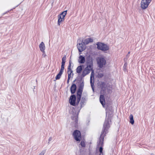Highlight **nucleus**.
<instances>
[{
	"label": "nucleus",
	"mask_w": 155,
	"mask_h": 155,
	"mask_svg": "<svg viewBox=\"0 0 155 155\" xmlns=\"http://www.w3.org/2000/svg\"><path fill=\"white\" fill-rule=\"evenodd\" d=\"M110 119L109 117L106 119L104 124L103 130L101 132L100 137L99 139L98 143L99 146H102L103 143L104 136L107 133L108 129L110 127Z\"/></svg>",
	"instance_id": "f257e3e1"
},
{
	"label": "nucleus",
	"mask_w": 155,
	"mask_h": 155,
	"mask_svg": "<svg viewBox=\"0 0 155 155\" xmlns=\"http://www.w3.org/2000/svg\"><path fill=\"white\" fill-rule=\"evenodd\" d=\"M97 45V49L102 51H107L109 48L108 45L102 43L98 42Z\"/></svg>",
	"instance_id": "f03ea898"
},
{
	"label": "nucleus",
	"mask_w": 155,
	"mask_h": 155,
	"mask_svg": "<svg viewBox=\"0 0 155 155\" xmlns=\"http://www.w3.org/2000/svg\"><path fill=\"white\" fill-rule=\"evenodd\" d=\"M97 61L98 66L100 68H102L106 64V60L104 58L99 57Z\"/></svg>",
	"instance_id": "7ed1b4c3"
},
{
	"label": "nucleus",
	"mask_w": 155,
	"mask_h": 155,
	"mask_svg": "<svg viewBox=\"0 0 155 155\" xmlns=\"http://www.w3.org/2000/svg\"><path fill=\"white\" fill-rule=\"evenodd\" d=\"M74 138L77 141H80L81 139V134L80 132L78 130H74L73 133Z\"/></svg>",
	"instance_id": "20e7f679"
},
{
	"label": "nucleus",
	"mask_w": 155,
	"mask_h": 155,
	"mask_svg": "<svg viewBox=\"0 0 155 155\" xmlns=\"http://www.w3.org/2000/svg\"><path fill=\"white\" fill-rule=\"evenodd\" d=\"M151 2L147 0H142L141 3V7L142 9H146Z\"/></svg>",
	"instance_id": "39448f33"
},
{
	"label": "nucleus",
	"mask_w": 155,
	"mask_h": 155,
	"mask_svg": "<svg viewBox=\"0 0 155 155\" xmlns=\"http://www.w3.org/2000/svg\"><path fill=\"white\" fill-rule=\"evenodd\" d=\"M76 100V97L75 95H71L70 98L69 103L71 105L75 106V101Z\"/></svg>",
	"instance_id": "423d86ee"
},
{
	"label": "nucleus",
	"mask_w": 155,
	"mask_h": 155,
	"mask_svg": "<svg viewBox=\"0 0 155 155\" xmlns=\"http://www.w3.org/2000/svg\"><path fill=\"white\" fill-rule=\"evenodd\" d=\"M77 48L79 51L80 52L79 53L80 54H81V52L83 51L85 49V48H84L83 45L82 43L78 44Z\"/></svg>",
	"instance_id": "0eeeda50"
},
{
	"label": "nucleus",
	"mask_w": 155,
	"mask_h": 155,
	"mask_svg": "<svg viewBox=\"0 0 155 155\" xmlns=\"http://www.w3.org/2000/svg\"><path fill=\"white\" fill-rule=\"evenodd\" d=\"M84 87V82H81L79 88L77 92V94H82Z\"/></svg>",
	"instance_id": "6e6552de"
},
{
	"label": "nucleus",
	"mask_w": 155,
	"mask_h": 155,
	"mask_svg": "<svg viewBox=\"0 0 155 155\" xmlns=\"http://www.w3.org/2000/svg\"><path fill=\"white\" fill-rule=\"evenodd\" d=\"M99 84L100 87L101 88V92L102 91H105L106 90V85L105 82H100V83H99Z\"/></svg>",
	"instance_id": "1a4fd4ad"
},
{
	"label": "nucleus",
	"mask_w": 155,
	"mask_h": 155,
	"mask_svg": "<svg viewBox=\"0 0 155 155\" xmlns=\"http://www.w3.org/2000/svg\"><path fill=\"white\" fill-rule=\"evenodd\" d=\"M93 39L90 38H87L86 39L84 40L83 41L82 40V42H83L84 44V45H87L90 42H93Z\"/></svg>",
	"instance_id": "9d476101"
},
{
	"label": "nucleus",
	"mask_w": 155,
	"mask_h": 155,
	"mask_svg": "<svg viewBox=\"0 0 155 155\" xmlns=\"http://www.w3.org/2000/svg\"><path fill=\"white\" fill-rule=\"evenodd\" d=\"M76 88L77 86L75 84H73L72 85L70 88L71 92L72 94H74L75 93Z\"/></svg>",
	"instance_id": "9b49d317"
},
{
	"label": "nucleus",
	"mask_w": 155,
	"mask_h": 155,
	"mask_svg": "<svg viewBox=\"0 0 155 155\" xmlns=\"http://www.w3.org/2000/svg\"><path fill=\"white\" fill-rule=\"evenodd\" d=\"M78 116L76 115H74L73 117H72V119L74 121V126L75 127H76L78 126Z\"/></svg>",
	"instance_id": "f8f14e48"
},
{
	"label": "nucleus",
	"mask_w": 155,
	"mask_h": 155,
	"mask_svg": "<svg viewBox=\"0 0 155 155\" xmlns=\"http://www.w3.org/2000/svg\"><path fill=\"white\" fill-rule=\"evenodd\" d=\"M90 72V71L85 68L82 73L81 76L82 77H84L86 75L89 74Z\"/></svg>",
	"instance_id": "ddd939ff"
},
{
	"label": "nucleus",
	"mask_w": 155,
	"mask_h": 155,
	"mask_svg": "<svg viewBox=\"0 0 155 155\" xmlns=\"http://www.w3.org/2000/svg\"><path fill=\"white\" fill-rule=\"evenodd\" d=\"M39 46L40 51L41 52H44L45 48V47L44 42H42L39 45Z\"/></svg>",
	"instance_id": "4468645a"
},
{
	"label": "nucleus",
	"mask_w": 155,
	"mask_h": 155,
	"mask_svg": "<svg viewBox=\"0 0 155 155\" xmlns=\"http://www.w3.org/2000/svg\"><path fill=\"white\" fill-rule=\"evenodd\" d=\"M100 102L103 105V107H104V105L105 104V101L104 97L103 95H101L100 97Z\"/></svg>",
	"instance_id": "2eb2a0df"
},
{
	"label": "nucleus",
	"mask_w": 155,
	"mask_h": 155,
	"mask_svg": "<svg viewBox=\"0 0 155 155\" xmlns=\"http://www.w3.org/2000/svg\"><path fill=\"white\" fill-rule=\"evenodd\" d=\"M78 62L80 63L83 64L85 62V58L82 55H80L79 58Z\"/></svg>",
	"instance_id": "dca6fc26"
},
{
	"label": "nucleus",
	"mask_w": 155,
	"mask_h": 155,
	"mask_svg": "<svg viewBox=\"0 0 155 155\" xmlns=\"http://www.w3.org/2000/svg\"><path fill=\"white\" fill-rule=\"evenodd\" d=\"M67 11H65L61 13L60 15H59L58 16V17H59L61 18L64 19V18L66 15Z\"/></svg>",
	"instance_id": "f3484780"
},
{
	"label": "nucleus",
	"mask_w": 155,
	"mask_h": 155,
	"mask_svg": "<svg viewBox=\"0 0 155 155\" xmlns=\"http://www.w3.org/2000/svg\"><path fill=\"white\" fill-rule=\"evenodd\" d=\"M86 64L88 65H93L92 59L90 58L87 59L86 61Z\"/></svg>",
	"instance_id": "a211bd4d"
},
{
	"label": "nucleus",
	"mask_w": 155,
	"mask_h": 155,
	"mask_svg": "<svg viewBox=\"0 0 155 155\" xmlns=\"http://www.w3.org/2000/svg\"><path fill=\"white\" fill-rule=\"evenodd\" d=\"M67 73L68 74V78H72L74 75V74L73 73L72 70L68 71Z\"/></svg>",
	"instance_id": "6ab92c4d"
},
{
	"label": "nucleus",
	"mask_w": 155,
	"mask_h": 155,
	"mask_svg": "<svg viewBox=\"0 0 155 155\" xmlns=\"http://www.w3.org/2000/svg\"><path fill=\"white\" fill-rule=\"evenodd\" d=\"M83 65H80L78 66L76 69V71L77 73H80L82 70V67Z\"/></svg>",
	"instance_id": "aec40b11"
},
{
	"label": "nucleus",
	"mask_w": 155,
	"mask_h": 155,
	"mask_svg": "<svg viewBox=\"0 0 155 155\" xmlns=\"http://www.w3.org/2000/svg\"><path fill=\"white\" fill-rule=\"evenodd\" d=\"M81 94H77V104L79 103L81 98Z\"/></svg>",
	"instance_id": "412c9836"
},
{
	"label": "nucleus",
	"mask_w": 155,
	"mask_h": 155,
	"mask_svg": "<svg viewBox=\"0 0 155 155\" xmlns=\"http://www.w3.org/2000/svg\"><path fill=\"white\" fill-rule=\"evenodd\" d=\"M130 122L132 124H133L134 123V120L133 118V116L131 114L130 116Z\"/></svg>",
	"instance_id": "4be33fe9"
},
{
	"label": "nucleus",
	"mask_w": 155,
	"mask_h": 155,
	"mask_svg": "<svg viewBox=\"0 0 155 155\" xmlns=\"http://www.w3.org/2000/svg\"><path fill=\"white\" fill-rule=\"evenodd\" d=\"M93 65H87V66L85 68L87 69L88 70H89L90 71H91L93 69Z\"/></svg>",
	"instance_id": "5701e85b"
},
{
	"label": "nucleus",
	"mask_w": 155,
	"mask_h": 155,
	"mask_svg": "<svg viewBox=\"0 0 155 155\" xmlns=\"http://www.w3.org/2000/svg\"><path fill=\"white\" fill-rule=\"evenodd\" d=\"M62 73L59 72L58 74L55 77V79L56 80H58L61 77L62 74Z\"/></svg>",
	"instance_id": "b1692460"
},
{
	"label": "nucleus",
	"mask_w": 155,
	"mask_h": 155,
	"mask_svg": "<svg viewBox=\"0 0 155 155\" xmlns=\"http://www.w3.org/2000/svg\"><path fill=\"white\" fill-rule=\"evenodd\" d=\"M58 18V24L59 26H60V23L62 21H63L64 20V19H63L59 17Z\"/></svg>",
	"instance_id": "393cba45"
},
{
	"label": "nucleus",
	"mask_w": 155,
	"mask_h": 155,
	"mask_svg": "<svg viewBox=\"0 0 155 155\" xmlns=\"http://www.w3.org/2000/svg\"><path fill=\"white\" fill-rule=\"evenodd\" d=\"M66 56L64 55L62 58V61L61 63V64H64L66 62Z\"/></svg>",
	"instance_id": "a878e982"
},
{
	"label": "nucleus",
	"mask_w": 155,
	"mask_h": 155,
	"mask_svg": "<svg viewBox=\"0 0 155 155\" xmlns=\"http://www.w3.org/2000/svg\"><path fill=\"white\" fill-rule=\"evenodd\" d=\"M90 83H91V87H92V88L93 91H94V89L93 88V86L94 85V82H92V78H90Z\"/></svg>",
	"instance_id": "bb28decb"
},
{
	"label": "nucleus",
	"mask_w": 155,
	"mask_h": 155,
	"mask_svg": "<svg viewBox=\"0 0 155 155\" xmlns=\"http://www.w3.org/2000/svg\"><path fill=\"white\" fill-rule=\"evenodd\" d=\"M64 64H61V68L60 71H59L60 72H62V73H63L64 69Z\"/></svg>",
	"instance_id": "cd10ccee"
},
{
	"label": "nucleus",
	"mask_w": 155,
	"mask_h": 155,
	"mask_svg": "<svg viewBox=\"0 0 155 155\" xmlns=\"http://www.w3.org/2000/svg\"><path fill=\"white\" fill-rule=\"evenodd\" d=\"M91 71V74L90 76V78H92V77H93V78H94V70H92Z\"/></svg>",
	"instance_id": "c85d7f7f"
},
{
	"label": "nucleus",
	"mask_w": 155,
	"mask_h": 155,
	"mask_svg": "<svg viewBox=\"0 0 155 155\" xmlns=\"http://www.w3.org/2000/svg\"><path fill=\"white\" fill-rule=\"evenodd\" d=\"M99 150L100 152V155H104L103 152V148L101 147H100Z\"/></svg>",
	"instance_id": "c756f323"
},
{
	"label": "nucleus",
	"mask_w": 155,
	"mask_h": 155,
	"mask_svg": "<svg viewBox=\"0 0 155 155\" xmlns=\"http://www.w3.org/2000/svg\"><path fill=\"white\" fill-rule=\"evenodd\" d=\"M80 144L82 147H85V142L84 141H81Z\"/></svg>",
	"instance_id": "7c9ffc66"
},
{
	"label": "nucleus",
	"mask_w": 155,
	"mask_h": 155,
	"mask_svg": "<svg viewBox=\"0 0 155 155\" xmlns=\"http://www.w3.org/2000/svg\"><path fill=\"white\" fill-rule=\"evenodd\" d=\"M45 153V151H42L41 153H40L38 155H44Z\"/></svg>",
	"instance_id": "2f4dec72"
},
{
	"label": "nucleus",
	"mask_w": 155,
	"mask_h": 155,
	"mask_svg": "<svg viewBox=\"0 0 155 155\" xmlns=\"http://www.w3.org/2000/svg\"><path fill=\"white\" fill-rule=\"evenodd\" d=\"M43 52V54H42V57H45L46 56V54H45V51H44V52Z\"/></svg>",
	"instance_id": "473e14b6"
},
{
	"label": "nucleus",
	"mask_w": 155,
	"mask_h": 155,
	"mask_svg": "<svg viewBox=\"0 0 155 155\" xmlns=\"http://www.w3.org/2000/svg\"><path fill=\"white\" fill-rule=\"evenodd\" d=\"M99 76L101 78L102 77L104 76L103 74H101V73L99 74Z\"/></svg>",
	"instance_id": "72a5a7b5"
},
{
	"label": "nucleus",
	"mask_w": 155,
	"mask_h": 155,
	"mask_svg": "<svg viewBox=\"0 0 155 155\" xmlns=\"http://www.w3.org/2000/svg\"><path fill=\"white\" fill-rule=\"evenodd\" d=\"M71 67L68 66V71H70L72 70L71 69Z\"/></svg>",
	"instance_id": "f704fd0d"
},
{
	"label": "nucleus",
	"mask_w": 155,
	"mask_h": 155,
	"mask_svg": "<svg viewBox=\"0 0 155 155\" xmlns=\"http://www.w3.org/2000/svg\"><path fill=\"white\" fill-rule=\"evenodd\" d=\"M52 138L51 137H50L49 139H48V143H49V142L50 141H51L52 140Z\"/></svg>",
	"instance_id": "c9c22d12"
},
{
	"label": "nucleus",
	"mask_w": 155,
	"mask_h": 155,
	"mask_svg": "<svg viewBox=\"0 0 155 155\" xmlns=\"http://www.w3.org/2000/svg\"><path fill=\"white\" fill-rule=\"evenodd\" d=\"M70 78H68V80H67V84H68L69 83V80H70Z\"/></svg>",
	"instance_id": "e433bc0d"
},
{
	"label": "nucleus",
	"mask_w": 155,
	"mask_h": 155,
	"mask_svg": "<svg viewBox=\"0 0 155 155\" xmlns=\"http://www.w3.org/2000/svg\"><path fill=\"white\" fill-rule=\"evenodd\" d=\"M71 61H70L69 64L68 66L71 67Z\"/></svg>",
	"instance_id": "4c0bfd02"
},
{
	"label": "nucleus",
	"mask_w": 155,
	"mask_h": 155,
	"mask_svg": "<svg viewBox=\"0 0 155 155\" xmlns=\"http://www.w3.org/2000/svg\"><path fill=\"white\" fill-rule=\"evenodd\" d=\"M126 64V63H124V69H125V67H126V66H125V64Z\"/></svg>",
	"instance_id": "58836bf2"
},
{
	"label": "nucleus",
	"mask_w": 155,
	"mask_h": 155,
	"mask_svg": "<svg viewBox=\"0 0 155 155\" xmlns=\"http://www.w3.org/2000/svg\"><path fill=\"white\" fill-rule=\"evenodd\" d=\"M106 115H107V114H108V112H107V111H106Z\"/></svg>",
	"instance_id": "ea45409f"
},
{
	"label": "nucleus",
	"mask_w": 155,
	"mask_h": 155,
	"mask_svg": "<svg viewBox=\"0 0 155 155\" xmlns=\"http://www.w3.org/2000/svg\"><path fill=\"white\" fill-rule=\"evenodd\" d=\"M151 155H154L153 154V153H151Z\"/></svg>",
	"instance_id": "a19ab883"
},
{
	"label": "nucleus",
	"mask_w": 155,
	"mask_h": 155,
	"mask_svg": "<svg viewBox=\"0 0 155 155\" xmlns=\"http://www.w3.org/2000/svg\"><path fill=\"white\" fill-rule=\"evenodd\" d=\"M130 53V52H128V54H129Z\"/></svg>",
	"instance_id": "79ce46f5"
},
{
	"label": "nucleus",
	"mask_w": 155,
	"mask_h": 155,
	"mask_svg": "<svg viewBox=\"0 0 155 155\" xmlns=\"http://www.w3.org/2000/svg\"><path fill=\"white\" fill-rule=\"evenodd\" d=\"M53 2L52 3V4H53Z\"/></svg>",
	"instance_id": "37998d69"
}]
</instances>
